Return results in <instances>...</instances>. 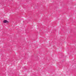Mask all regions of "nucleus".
Listing matches in <instances>:
<instances>
[{
    "label": "nucleus",
    "instance_id": "1",
    "mask_svg": "<svg viewBox=\"0 0 76 76\" xmlns=\"http://www.w3.org/2000/svg\"><path fill=\"white\" fill-rule=\"evenodd\" d=\"M3 23H9V22H8V21L7 20H4L3 21Z\"/></svg>",
    "mask_w": 76,
    "mask_h": 76
}]
</instances>
